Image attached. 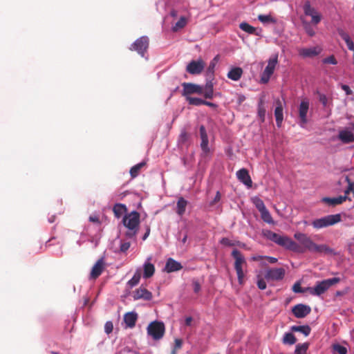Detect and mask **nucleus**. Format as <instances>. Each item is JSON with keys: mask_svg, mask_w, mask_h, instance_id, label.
Masks as SVG:
<instances>
[{"mask_svg": "<svg viewBox=\"0 0 354 354\" xmlns=\"http://www.w3.org/2000/svg\"><path fill=\"white\" fill-rule=\"evenodd\" d=\"M304 14L311 17V23L314 25L318 24L322 20L321 14L313 7L309 1H306L303 6Z\"/></svg>", "mask_w": 354, "mask_h": 354, "instance_id": "nucleus-11", "label": "nucleus"}, {"mask_svg": "<svg viewBox=\"0 0 354 354\" xmlns=\"http://www.w3.org/2000/svg\"><path fill=\"white\" fill-rule=\"evenodd\" d=\"M89 221L91 222H93V223H98V224L100 223L99 218L97 216H91L89 217Z\"/></svg>", "mask_w": 354, "mask_h": 354, "instance_id": "nucleus-57", "label": "nucleus"}, {"mask_svg": "<svg viewBox=\"0 0 354 354\" xmlns=\"http://www.w3.org/2000/svg\"><path fill=\"white\" fill-rule=\"evenodd\" d=\"M140 218V213L136 211H133L124 215L122 218V223L128 230H138Z\"/></svg>", "mask_w": 354, "mask_h": 354, "instance_id": "nucleus-5", "label": "nucleus"}, {"mask_svg": "<svg viewBox=\"0 0 354 354\" xmlns=\"http://www.w3.org/2000/svg\"><path fill=\"white\" fill-rule=\"evenodd\" d=\"M196 322L191 316H187L180 322V330L184 334H187L195 326Z\"/></svg>", "mask_w": 354, "mask_h": 354, "instance_id": "nucleus-21", "label": "nucleus"}, {"mask_svg": "<svg viewBox=\"0 0 354 354\" xmlns=\"http://www.w3.org/2000/svg\"><path fill=\"white\" fill-rule=\"evenodd\" d=\"M193 286H194V291L196 293L198 292L201 290V286H200L199 283L198 281H194Z\"/></svg>", "mask_w": 354, "mask_h": 354, "instance_id": "nucleus-55", "label": "nucleus"}, {"mask_svg": "<svg viewBox=\"0 0 354 354\" xmlns=\"http://www.w3.org/2000/svg\"><path fill=\"white\" fill-rule=\"evenodd\" d=\"M292 291L295 293H304L305 290L301 287L299 282H296L292 286Z\"/></svg>", "mask_w": 354, "mask_h": 354, "instance_id": "nucleus-47", "label": "nucleus"}, {"mask_svg": "<svg viewBox=\"0 0 354 354\" xmlns=\"http://www.w3.org/2000/svg\"><path fill=\"white\" fill-rule=\"evenodd\" d=\"M260 214H261V217L264 222H266L268 224L274 223L272 217L270 212L267 209V208H266L265 209L260 212Z\"/></svg>", "mask_w": 354, "mask_h": 354, "instance_id": "nucleus-35", "label": "nucleus"}, {"mask_svg": "<svg viewBox=\"0 0 354 354\" xmlns=\"http://www.w3.org/2000/svg\"><path fill=\"white\" fill-rule=\"evenodd\" d=\"M232 257L234 259V265L236 266L246 265V261L241 252L237 249H234L232 252Z\"/></svg>", "mask_w": 354, "mask_h": 354, "instance_id": "nucleus-24", "label": "nucleus"}, {"mask_svg": "<svg viewBox=\"0 0 354 354\" xmlns=\"http://www.w3.org/2000/svg\"><path fill=\"white\" fill-rule=\"evenodd\" d=\"M104 270V262L102 259H100L97 261L95 265L93 266L91 273L90 279H96L98 278Z\"/></svg>", "mask_w": 354, "mask_h": 354, "instance_id": "nucleus-20", "label": "nucleus"}, {"mask_svg": "<svg viewBox=\"0 0 354 354\" xmlns=\"http://www.w3.org/2000/svg\"><path fill=\"white\" fill-rule=\"evenodd\" d=\"M138 232V230H128V231L126 232L125 235L129 239H133V238L136 237Z\"/></svg>", "mask_w": 354, "mask_h": 354, "instance_id": "nucleus-50", "label": "nucleus"}, {"mask_svg": "<svg viewBox=\"0 0 354 354\" xmlns=\"http://www.w3.org/2000/svg\"><path fill=\"white\" fill-rule=\"evenodd\" d=\"M340 278L333 277L317 281L314 287L308 288L309 293L314 296H320L327 291L332 286L339 283Z\"/></svg>", "mask_w": 354, "mask_h": 354, "instance_id": "nucleus-3", "label": "nucleus"}, {"mask_svg": "<svg viewBox=\"0 0 354 354\" xmlns=\"http://www.w3.org/2000/svg\"><path fill=\"white\" fill-rule=\"evenodd\" d=\"M305 30H306V32L310 37H313L315 35V32L314 31V30L313 29V28L309 25V24H307L306 26H305Z\"/></svg>", "mask_w": 354, "mask_h": 354, "instance_id": "nucleus-53", "label": "nucleus"}, {"mask_svg": "<svg viewBox=\"0 0 354 354\" xmlns=\"http://www.w3.org/2000/svg\"><path fill=\"white\" fill-rule=\"evenodd\" d=\"M155 272L154 266L150 263H145L144 265V278H149L153 276Z\"/></svg>", "mask_w": 354, "mask_h": 354, "instance_id": "nucleus-31", "label": "nucleus"}, {"mask_svg": "<svg viewBox=\"0 0 354 354\" xmlns=\"http://www.w3.org/2000/svg\"><path fill=\"white\" fill-rule=\"evenodd\" d=\"M243 74V70L240 67H234L227 73V77L233 81L240 80Z\"/></svg>", "mask_w": 354, "mask_h": 354, "instance_id": "nucleus-25", "label": "nucleus"}, {"mask_svg": "<svg viewBox=\"0 0 354 354\" xmlns=\"http://www.w3.org/2000/svg\"><path fill=\"white\" fill-rule=\"evenodd\" d=\"M319 100L322 104L324 106H326L328 103V98L326 95L322 93H319Z\"/></svg>", "mask_w": 354, "mask_h": 354, "instance_id": "nucleus-51", "label": "nucleus"}, {"mask_svg": "<svg viewBox=\"0 0 354 354\" xmlns=\"http://www.w3.org/2000/svg\"><path fill=\"white\" fill-rule=\"evenodd\" d=\"M113 329V323L110 321L106 322L104 325V331L106 334H110L112 333Z\"/></svg>", "mask_w": 354, "mask_h": 354, "instance_id": "nucleus-48", "label": "nucleus"}, {"mask_svg": "<svg viewBox=\"0 0 354 354\" xmlns=\"http://www.w3.org/2000/svg\"><path fill=\"white\" fill-rule=\"evenodd\" d=\"M187 201L182 197L178 198V215L184 213Z\"/></svg>", "mask_w": 354, "mask_h": 354, "instance_id": "nucleus-44", "label": "nucleus"}, {"mask_svg": "<svg viewBox=\"0 0 354 354\" xmlns=\"http://www.w3.org/2000/svg\"><path fill=\"white\" fill-rule=\"evenodd\" d=\"M145 165H146V162L145 161H142V162L134 165L133 167H132L129 171L131 178H134L137 177L139 175L141 169L143 167H145Z\"/></svg>", "mask_w": 354, "mask_h": 354, "instance_id": "nucleus-32", "label": "nucleus"}, {"mask_svg": "<svg viewBox=\"0 0 354 354\" xmlns=\"http://www.w3.org/2000/svg\"><path fill=\"white\" fill-rule=\"evenodd\" d=\"M141 274L139 271H136L135 274H133V277L128 281V284L131 287H133L136 286L140 279Z\"/></svg>", "mask_w": 354, "mask_h": 354, "instance_id": "nucleus-39", "label": "nucleus"}, {"mask_svg": "<svg viewBox=\"0 0 354 354\" xmlns=\"http://www.w3.org/2000/svg\"><path fill=\"white\" fill-rule=\"evenodd\" d=\"M263 236L269 241L290 251H299V245L292 239L285 235H281L269 230H263Z\"/></svg>", "mask_w": 354, "mask_h": 354, "instance_id": "nucleus-2", "label": "nucleus"}, {"mask_svg": "<svg viewBox=\"0 0 354 354\" xmlns=\"http://www.w3.org/2000/svg\"><path fill=\"white\" fill-rule=\"evenodd\" d=\"M150 234V227L149 226H146V232L145 233L143 237H142V240L145 241L147 239V237L149 236Z\"/></svg>", "mask_w": 354, "mask_h": 354, "instance_id": "nucleus-59", "label": "nucleus"}, {"mask_svg": "<svg viewBox=\"0 0 354 354\" xmlns=\"http://www.w3.org/2000/svg\"><path fill=\"white\" fill-rule=\"evenodd\" d=\"M257 286L260 290H265L267 286L265 279L259 277L257 280Z\"/></svg>", "mask_w": 354, "mask_h": 354, "instance_id": "nucleus-49", "label": "nucleus"}, {"mask_svg": "<svg viewBox=\"0 0 354 354\" xmlns=\"http://www.w3.org/2000/svg\"><path fill=\"white\" fill-rule=\"evenodd\" d=\"M218 61V56H216L213 60L211 61L208 67L206 70V75L207 77H212L214 75V68L216 67V62Z\"/></svg>", "mask_w": 354, "mask_h": 354, "instance_id": "nucleus-37", "label": "nucleus"}, {"mask_svg": "<svg viewBox=\"0 0 354 354\" xmlns=\"http://www.w3.org/2000/svg\"><path fill=\"white\" fill-rule=\"evenodd\" d=\"M292 311L297 318H303L310 313L311 308L309 306L299 304L295 305Z\"/></svg>", "mask_w": 354, "mask_h": 354, "instance_id": "nucleus-17", "label": "nucleus"}, {"mask_svg": "<svg viewBox=\"0 0 354 354\" xmlns=\"http://www.w3.org/2000/svg\"><path fill=\"white\" fill-rule=\"evenodd\" d=\"M175 17H176V11H175V10H172V11L171 12V13H170V15L167 16V17H165V20H166V21H167V20H169V18H171V17H174V18Z\"/></svg>", "mask_w": 354, "mask_h": 354, "instance_id": "nucleus-62", "label": "nucleus"}, {"mask_svg": "<svg viewBox=\"0 0 354 354\" xmlns=\"http://www.w3.org/2000/svg\"><path fill=\"white\" fill-rule=\"evenodd\" d=\"M309 100L308 98H304L299 106V125L301 127H304V126L308 122L307 119V113L309 109Z\"/></svg>", "mask_w": 354, "mask_h": 354, "instance_id": "nucleus-12", "label": "nucleus"}, {"mask_svg": "<svg viewBox=\"0 0 354 354\" xmlns=\"http://www.w3.org/2000/svg\"><path fill=\"white\" fill-rule=\"evenodd\" d=\"M286 270L283 268H268L266 270L265 279L268 281H278L283 279Z\"/></svg>", "mask_w": 354, "mask_h": 354, "instance_id": "nucleus-10", "label": "nucleus"}, {"mask_svg": "<svg viewBox=\"0 0 354 354\" xmlns=\"http://www.w3.org/2000/svg\"><path fill=\"white\" fill-rule=\"evenodd\" d=\"M307 349V344H298L296 346L295 354H306Z\"/></svg>", "mask_w": 354, "mask_h": 354, "instance_id": "nucleus-43", "label": "nucleus"}, {"mask_svg": "<svg viewBox=\"0 0 354 354\" xmlns=\"http://www.w3.org/2000/svg\"><path fill=\"white\" fill-rule=\"evenodd\" d=\"M234 269L237 274L239 283L243 285L244 283L245 272L243 271V266H234Z\"/></svg>", "mask_w": 354, "mask_h": 354, "instance_id": "nucleus-36", "label": "nucleus"}, {"mask_svg": "<svg viewBox=\"0 0 354 354\" xmlns=\"http://www.w3.org/2000/svg\"><path fill=\"white\" fill-rule=\"evenodd\" d=\"M167 272H171L177 270V261L169 258L165 265V269Z\"/></svg>", "mask_w": 354, "mask_h": 354, "instance_id": "nucleus-33", "label": "nucleus"}, {"mask_svg": "<svg viewBox=\"0 0 354 354\" xmlns=\"http://www.w3.org/2000/svg\"><path fill=\"white\" fill-rule=\"evenodd\" d=\"M236 177L240 182L244 184L248 188L252 185V179L249 175L248 171L246 169H241L236 171Z\"/></svg>", "mask_w": 354, "mask_h": 354, "instance_id": "nucleus-19", "label": "nucleus"}, {"mask_svg": "<svg viewBox=\"0 0 354 354\" xmlns=\"http://www.w3.org/2000/svg\"><path fill=\"white\" fill-rule=\"evenodd\" d=\"M294 238L299 243V251H293L296 253H304L308 251L319 254H331L334 253L332 248L326 244H317L306 234L297 232Z\"/></svg>", "mask_w": 354, "mask_h": 354, "instance_id": "nucleus-1", "label": "nucleus"}, {"mask_svg": "<svg viewBox=\"0 0 354 354\" xmlns=\"http://www.w3.org/2000/svg\"><path fill=\"white\" fill-rule=\"evenodd\" d=\"M113 212L114 216L119 218L127 212V208L124 204L116 203L113 207Z\"/></svg>", "mask_w": 354, "mask_h": 354, "instance_id": "nucleus-27", "label": "nucleus"}, {"mask_svg": "<svg viewBox=\"0 0 354 354\" xmlns=\"http://www.w3.org/2000/svg\"><path fill=\"white\" fill-rule=\"evenodd\" d=\"M203 104L207 105L210 107H216V105L215 104L210 102L205 101V100H203Z\"/></svg>", "mask_w": 354, "mask_h": 354, "instance_id": "nucleus-61", "label": "nucleus"}, {"mask_svg": "<svg viewBox=\"0 0 354 354\" xmlns=\"http://www.w3.org/2000/svg\"><path fill=\"white\" fill-rule=\"evenodd\" d=\"M186 100L191 105L201 106V105L203 104V100L198 98V97H193L191 96H187V98H186Z\"/></svg>", "mask_w": 354, "mask_h": 354, "instance_id": "nucleus-40", "label": "nucleus"}, {"mask_svg": "<svg viewBox=\"0 0 354 354\" xmlns=\"http://www.w3.org/2000/svg\"><path fill=\"white\" fill-rule=\"evenodd\" d=\"M203 88L202 94H203L205 98L211 99L213 97V84L212 81H208L205 86H203Z\"/></svg>", "mask_w": 354, "mask_h": 354, "instance_id": "nucleus-30", "label": "nucleus"}, {"mask_svg": "<svg viewBox=\"0 0 354 354\" xmlns=\"http://www.w3.org/2000/svg\"><path fill=\"white\" fill-rule=\"evenodd\" d=\"M137 315L135 313H127L124 316V321L127 326L133 328L136 325Z\"/></svg>", "mask_w": 354, "mask_h": 354, "instance_id": "nucleus-26", "label": "nucleus"}, {"mask_svg": "<svg viewBox=\"0 0 354 354\" xmlns=\"http://www.w3.org/2000/svg\"><path fill=\"white\" fill-rule=\"evenodd\" d=\"M333 352L337 353L339 354H346L347 353V348L339 344H335L333 346Z\"/></svg>", "mask_w": 354, "mask_h": 354, "instance_id": "nucleus-42", "label": "nucleus"}, {"mask_svg": "<svg viewBox=\"0 0 354 354\" xmlns=\"http://www.w3.org/2000/svg\"><path fill=\"white\" fill-rule=\"evenodd\" d=\"M264 258L266 259L268 261V262L271 264H274V263H277L278 261L277 258L272 257H267L266 256V257H264Z\"/></svg>", "mask_w": 354, "mask_h": 354, "instance_id": "nucleus-56", "label": "nucleus"}, {"mask_svg": "<svg viewBox=\"0 0 354 354\" xmlns=\"http://www.w3.org/2000/svg\"><path fill=\"white\" fill-rule=\"evenodd\" d=\"M322 62L324 64H330L333 65H336L337 64V62L334 55H330L323 59Z\"/></svg>", "mask_w": 354, "mask_h": 354, "instance_id": "nucleus-45", "label": "nucleus"}, {"mask_svg": "<svg viewBox=\"0 0 354 354\" xmlns=\"http://www.w3.org/2000/svg\"><path fill=\"white\" fill-rule=\"evenodd\" d=\"M252 201L259 212L266 208L263 201L259 197L255 196L252 198Z\"/></svg>", "mask_w": 354, "mask_h": 354, "instance_id": "nucleus-38", "label": "nucleus"}, {"mask_svg": "<svg viewBox=\"0 0 354 354\" xmlns=\"http://www.w3.org/2000/svg\"><path fill=\"white\" fill-rule=\"evenodd\" d=\"M165 333V326L163 323L154 321L147 326V334L154 340L160 339Z\"/></svg>", "mask_w": 354, "mask_h": 354, "instance_id": "nucleus-7", "label": "nucleus"}, {"mask_svg": "<svg viewBox=\"0 0 354 354\" xmlns=\"http://www.w3.org/2000/svg\"><path fill=\"white\" fill-rule=\"evenodd\" d=\"M205 66L202 59L192 60L187 65L186 70L189 74L198 75L203 71Z\"/></svg>", "mask_w": 354, "mask_h": 354, "instance_id": "nucleus-16", "label": "nucleus"}, {"mask_svg": "<svg viewBox=\"0 0 354 354\" xmlns=\"http://www.w3.org/2000/svg\"><path fill=\"white\" fill-rule=\"evenodd\" d=\"M131 243L129 242H122L120 245V251L122 252H125L130 248Z\"/></svg>", "mask_w": 354, "mask_h": 354, "instance_id": "nucleus-52", "label": "nucleus"}, {"mask_svg": "<svg viewBox=\"0 0 354 354\" xmlns=\"http://www.w3.org/2000/svg\"><path fill=\"white\" fill-rule=\"evenodd\" d=\"M341 88L342 89L345 91L346 94L347 95H351L352 94V91L351 89L350 88V87L348 86V85H346V84H342L341 85Z\"/></svg>", "mask_w": 354, "mask_h": 354, "instance_id": "nucleus-54", "label": "nucleus"}, {"mask_svg": "<svg viewBox=\"0 0 354 354\" xmlns=\"http://www.w3.org/2000/svg\"><path fill=\"white\" fill-rule=\"evenodd\" d=\"M180 138L183 140H185L187 138V134L185 132L182 131L180 133Z\"/></svg>", "mask_w": 354, "mask_h": 354, "instance_id": "nucleus-64", "label": "nucleus"}, {"mask_svg": "<svg viewBox=\"0 0 354 354\" xmlns=\"http://www.w3.org/2000/svg\"><path fill=\"white\" fill-rule=\"evenodd\" d=\"M152 297V294L145 288L140 287L135 291L133 298L135 299H143L145 300H150Z\"/></svg>", "mask_w": 354, "mask_h": 354, "instance_id": "nucleus-23", "label": "nucleus"}, {"mask_svg": "<svg viewBox=\"0 0 354 354\" xmlns=\"http://www.w3.org/2000/svg\"><path fill=\"white\" fill-rule=\"evenodd\" d=\"M296 341V337L292 333H286L282 339L283 344L288 345H292L295 344Z\"/></svg>", "mask_w": 354, "mask_h": 354, "instance_id": "nucleus-34", "label": "nucleus"}, {"mask_svg": "<svg viewBox=\"0 0 354 354\" xmlns=\"http://www.w3.org/2000/svg\"><path fill=\"white\" fill-rule=\"evenodd\" d=\"M221 199V194H220V192H216V194L214 198V203H217L220 201Z\"/></svg>", "mask_w": 354, "mask_h": 354, "instance_id": "nucleus-60", "label": "nucleus"}, {"mask_svg": "<svg viewBox=\"0 0 354 354\" xmlns=\"http://www.w3.org/2000/svg\"><path fill=\"white\" fill-rule=\"evenodd\" d=\"M322 50V47L320 46L302 48L299 50V55L303 58H313L319 55Z\"/></svg>", "mask_w": 354, "mask_h": 354, "instance_id": "nucleus-14", "label": "nucleus"}, {"mask_svg": "<svg viewBox=\"0 0 354 354\" xmlns=\"http://www.w3.org/2000/svg\"><path fill=\"white\" fill-rule=\"evenodd\" d=\"M278 63V55H272L268 61V65L263 71L261 77V82L263 84L268 83L271 75L274 73L275 67Z\"/></svg>", "mask_w": 354, "mask_h": 354, "instance_id": "nucleus-6", "label": "nucleus"}, {"mask_svg": "<svg viewBox=\"0 0 354 354\" xmlns=\"http://www.w3.org/2000/svg\"><path fill=\"white\" fill-rule=\"evenodd\" d=\"M342 221L341 214H330L319 218L313 220L312 226L317 230L334 225Z\"/></svg>", "mask_w": 354, "mask_h": 354, "instance_id": "nucleus-4", "label": "nucleus"}, {"mask_svg": "<svg viewBox=\"0 0 354 354\" xmlns=\"http://www.w3.org/2000/svg\"><path fill=\"white\" fill-rule=\"evenodd\" d=\"M258 19L263 24L266 23H275V19L272 18L270 15H259L258 16Z\"/></svg>", "mask_w": 354, "mask_h": 354, "instance_id": "nucleus-41", "label": "nucleus"}, {"mask_svg": "<svg viewBox=\"0 0 354 354\" xmlns=\"http://www.w3.org/2000/svg\"><path fill=\"white\" fill-rule=\"evenodd\" d=\"M291 330L293 332H299L304 334L306 337L308 336L310 333L311 328L308 325L304 326H292Z\"/></svg>", "mask_w": 354, "mask_h": 354, "instance_id": "nucleus-29", "label": "nucleus"}, {"mask_svg": "<svg viewBox=\"0 0 354 354\" xmlns=\"http://www.w3.org/2000/svg\"><path fill=\"white\" fill-rule=\"evenodd\" d=\"M182 86L183 87L182 94L185 97V98H187V96H190L191 94H202L203 91V86L198 84L183 83Z\"/></svg>", "mask_w": 354, "mask_h": 354, "instance_id": "nucleus-15", "label": "nucleus"}, {"mask_svg": "<svg viewBox=\"0 0 354 354\" xmlns=\"http://www.w3.org/2000/svg\"><path fill=\"white\" fill-rule=\"evenodd\" d=\"M276 107L274 109V116L276 119V123L277 127H281L282 121L283 120V105L280 100H277L275 102Z\"/></svg>", "mask_w": 354, "mask_h": 354, "instance_id": "nucleus-22", "label": "nucleus"}, {"mask_svg": "<svg viewBox=\"0 0 354 354\" xmlns=\"http://www.w3.org/2000/svg\"><path fill=\"white\" fill-rule=\"evenodd\" d=\"M239 28L244 32L254 35H259L260 33L257 32V29L250 26L249 24L246 22H242L239 25Z\"/></svg>", "mask_w": 354, "mask_h": 354, "instance_id": "nucleus-28", "label": "nucleus"}, {"mask_svg": "<svg viewBox=\"0 0 354 354\" xmlns=\"http://www.w3.org/2000/svg\"><path fill=\"white\" fill-rule=\"evenodd\" d=\"M149 45V39L147 36H142L137 39L131 46V50L136 51L141 56H144Z\"/></svg>", "mask_w": 354, "mask_h": 354, "instance_id": "nucleus-8", "label": "nucleus"}, {"mask_svg": "<svg viewBox=\"0 0 354 354\" xmlns=\"http://www.w3.org/2000/svg\"><path fill=\"white\" fill-rule=\"evenodd\" d=\"M263 258H264V257L260 256V255L253 256L252 257V261H259V260L262 259Z\"/></svg>", "mask_w": 354, "mask_h": 354, "instance_id": "nucleus-63", "label": "nucleus"}, {"mask_svg": "<svg viewBox=\"0 0 354 354\" xmlns=\"http://www.w3.org/2000/svg\"><path fill=\"white\" fill-rule=\"evenodd\" d=\"M188 20H189L188 17H180L178 19V29L184 28L186 26V24H187Z\"/></svg>", "mask_w": 354, "mask_h": 354, "instance_id": "nucleus-46", "label": "nucleus"}, {"mask_svg": "<svg viewBox=\"0 0 354 354\" xmlns=\"http://www.w3.org/2000/svg\"><path fill=\"white\" fill-rule=\"evenodd\" d=\"M221 243L226 245H232V243H230V240L227 238H223L221 240Z\"/></svg>", "mask_w": 354, "mask_h": 354, "instance_id": "nucleus-58", "label": "nucleus"}, {"mask_svg": "<svg viewBox=\"0 0 354 354\" xmlns=\"http://www.w3.org/2000/svg\"><path fill=\"white\" fill-rule=\"evenodd\" d=\"M354 129L351 127H345L339 131L337 139L339 140L343 144H349L354 142Z\"/></svg>", "mask_w": 354, "mask_h": 354, "instance_id": "nucleus-13", "label": "nucleus"}, {"mask_svg": "<svg viewBox=\"0 0 354 354\" xmlns=\"http://www.w3.org/2000/svg\"><path fill=\"white\" fill-rule=\"evenodd\" d=\"M352 186L353 185L350 184V187H348V189L345 191L344 196H339L333 198L325 197L322 199V201L331 206H335L337 205L342 203L347 198L346 195L349 193L350 190L353 189Z\"/></svg>", "mask_w": 354, "mask_h": 354, "instance_id": "nucleus-18", "label": "nucleus"}, {"mask_svg": "<svg viewBox=\"0 0 354 354\" xmlns=\"http://www.w3.org/2000/svg\"><path fill=\"white\" fill-rule=\"evenodd\" d=\"M199 135L201 138L200 147L202 151L201 156L203 158L208 157L210 155V147L207 131L203 125H201L199 128Z\"/></svg>", "mask_w": 354, "mask_h": 354, "instance_id": "nucleus-9", "label": "nucleus"}]
</instances>
